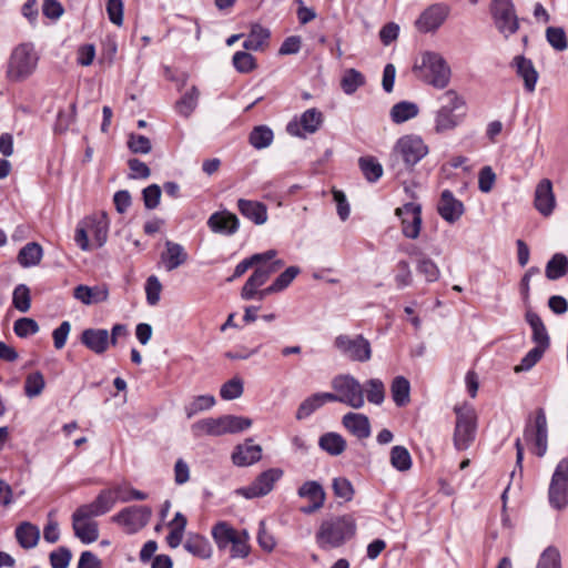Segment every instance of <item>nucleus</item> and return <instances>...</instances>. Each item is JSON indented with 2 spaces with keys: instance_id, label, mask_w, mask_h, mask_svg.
I'll list each match as a JSON object with an SVG mask.
<instances>
[{
  "instance_id": "obj_60",
  "label": "nucleus",
  "mask_w": 568,
  "mask_h": 568,
  "mask_svg": "<svg viewBox=\"0 0 568 568\" xmlns=\"http://www.w3.org/2000/svg\"><path fill=\"white\" fill-rule=\"evenodd\" d=\"M128 148L134 154H148L152 150L150 139L135 133L129 134Z\"/></svg>"
},
{
  "instance_id": "obj_29",
  "label": "nucleus",
  "mask_w": 568,
  "mask_h": 568,
  "mask_svg": "<svg viewBox=\"0 0 568 568\" xmlns=\"http://www.w3.org/2000/svg\"><path fill=\"white\" fill-rule=\"evenodd\" d=\"M237 209L243 216L257 225H262L267 221V207L262 202L240 199Z\"/></svg>"
},
{
  "instance_id": "obj_56",
  "label": "nucleus",
  "mask_w": 568,
  "mask_h": 568,
  "mask_svg": "<svg viewBox=\"0 0 568 568\" xmlns=\"http://www.w3.org/2000/svg\"><path fill=\"white\" fill-rule=\"evenodd\" d=\"M546 39L557 51H564L568 48L566 32L560 27H548L546 30Z\"/></svg>"
},
{
  "instance_id": "obj_27",
  "label": "nucleus",
  "mask_w": 568,
  "mask_h": 568,
  "mask_svg": "<svg viewBox=\"0 0 568 568\" xmlns=\"http://www.w3.org/2000/svg\"><path fill=\"white\" fill-rule=\"evenodd\" d=\"M343 426L358 439L368 438L371 435V423L366 415L359 413H347L342 418Z\"/></svg>"
},
{
  "instance_id": "obj_10",
  "label": "nucleus",
  "mask_w": 568,
  "mask_h": 568,
  "mask_svg": "<svg viewBox=\"0 0 568 568\" xmlns=\"http://www.w3.org/2000/svg\"><path fill=\"white\" fill-rule=\"evenodd\" d=\"M524 436L526 440L534 442L536 446V455L544 457L548 448V427L547 418L544 408H538L535 413V418H528Z\"/></svg>"
},
{
  "instance_id": "obj_25",
  "label": "nucleus",
  "mask_w": 568,
  "mask_h": 568,
  "mask_svg": "<svg viewBox=\"0 0 568 568\" xmlns=\"http://www.w3.org/2000/svg\"><path fill=\"white\" fill-rule=\"evenodd\" d=\"M80 341L88 349L100 355L109 347V332L104 328H87L82 332Z\"/></svg>"
},
{
  "instance_id": "obj_8",
  "label": "nucleus",
  "mask_w": 568,
  "mask_h": 568,
  "mask_svg": "<svg viewBox=\"0 0 568 568\" xmlns=\"http://www.w3.org/2000/svg\"><path fill=\"white\" fill-rule=\"evenodd\" d=\"M333 346L352 362L366 363L373 355L371 342L362 334H339L334 338Z\"/></svg>"
},
{
  "instance_id": "obj_22",
  "label": "nucleus",
  "mask_w": 568,
  "mask_h": 568,
  "mask_svg": "<svg viewBox=\"0 0 568 568\" xmlns=\"http://www.w3.org/2000/svg\"><path fill=\"white\" fill-rule=\"evenodd\" d=\"M164 245L165 250L161 253L160 258L168 272L186 263L189 254L181 244L168 240Z\"/></svg>"
},
{
  "instance_id": "obj_30",
  "label": "nucleus",
  "mask_w": 568,
  "mask_h": 568,
  "mask_svg": "<svg viewBox=\"0 0 568 568\" xmlns=\"http://www.w3.org/2000/svg\"><path fill=\"white\" fill-rule=\"evenodd\" d=\"M73 295L83 304L91 305L105 302L109 297V290L105 285L90 287L81 284L74 288Z\"/></svg>"
},
{
  "instance_id": "obj_2",
  "label": "nucleus",
  "mask_w": 568,
  "mask_h": 568,
  "mask_svg": "<svg viewBox=\"0 0 568 568\" xmlns=\"http://www.w3.org/2000/svg\"><path fill=\"white\" fill-rule=\"evenodd\" d=\"M428 148L417 135H404L397 140L389 155V162L397 174L412 170L426 154Z\"/></svg>"
},
{
  "instance_id": "obj_16",
  "label": "nucleus",
  "mask_w": 568,
  "mask_h": 568,
  "mask_svg": "<svg viewBox=\"0 0 568 568\" xmlns=\"http://www.w3.org/2000/svg\"><path fill=\"white\" fill-rule=\"evenodd\" d=\"M116 503L115 493L111 489H103L90 504L78 507L72 515L85 519H93L109 513Z\"/></svg>"
},
{
  "instance_id": "obj_53",
  "label": "nucleus",
  "mask_w": 568,
  "mask_h": 568,
  "mask_svg": "<svg viewBox=\"0 0 568 568\" xmlns=\"http://www.w3.org/2000/svg\"><path fill=\"white\" fill-rule=\"evenodd\" d=\"M90 231L98 247H102L108 240L109 222L103 214L99 220L92 221Z\"/></svg>"
},
{
  "instance_id": "obj_32",
  "label": "nucleus",
  "mask_w": 568,
  "mask_h": 568,
  "mask_svg": "<svg viewBox=\"0 0 568 568\" xmlns=\"http://www.w3.org/2000/svg\"><path fill=\"white\" fill-rule=\"evenodd\" d=\"M326 396H329V393H316L305 398L297 408L296 418L305 419L324 404L331 403L332 400H328Z\"/></svg>"
},
{
  "instance_id": "obj_7",
  "label": "nucleus",
  "mask_w": 568,
  "mask_h": 568,
  "mask_svg": "<svg viewBox=\"0 0 568 568\" xmlns=\"http://www.w3.org/2000/svg\"><path fill=\"white\" fill-rule=\"evenodd\" d=\"M38 57L31 43H21L16 47L8 62L7 77L11 81H22L36 70Z\"/></svg>"
},
{
  "instance_id": "obj_36",
  "label": "nucleus",
  "mask_w": 568,
  "mask_h": 568,
  "mask_svg": "<svg viewBox=\"0 0 568 568\" xmlns=\"http://www.w3.org/2000/svg\"><path fill=\"white\" fill-rule=\"evenodd\" d=\"M392 398L396 406L404 407L410 400V384L404 376H396L390 385Z\"/></svg>"
},
{
  "instance_id": "obj_64",
  "label": "nucleus",
  "mask_w": 568,
  "mask_h": 568,
  "mask_svg": "<svg viewBox=\"0 0 568 568\" xmlns=\"http://www.w3.org/2000/svg\"><path fill=\"white\" fill-rule=\"evenodd\" d=\"M71 558V550L67 547H59L57 550H53L49 556L52 568H68Z\"/></svg>"
},
{
  "instance_id": "obj_11",
  "label": "nucleus",
  "mask_w": 568,
  "mask_h": 568,
  "mask_svg": "<svg viewBox=\"0 0 568 568\" xmlns=\"http://www.w3.org/2000/svg\"><path fill=\"white\" fill-rule=\"evenodd\" d=\"M490 10L499 32L506 38L517 32L519 20L511 0H493Z\"/></svg>"
},
{
  "instance_id": "obj_42",
  "label": "nucleus",
  "mask_w": 568,
  "mask_h": 568,
  "mask_svg": "<svg viewBox=\"0 0 568 568\" xmlns=\"http://www.w3.org/2000/svg\"><path fill=\"white\" fill-rule=\"evenodd\" d=\"M239 532L225 521H220L212 528V537L220 549H224L233 541Z\"/></svg>"
},
{
  "instance_id": "obj_61",
  "label": "nucleus",
  "mask_w": 568,
  "mask_h": 568,
  "mask_svg": "<svg viewBox=\"0 0 568 568\" xmlns=\"http://www.w3.org/2000/svg\"><path fill=\"white\" fill-rule=\"evenodd\" d=\"M332 488L334 491V495L337 498H342L345 501H349L353 499L354 496V487L352 483L345 478V477H337L333 479Z\"/></svg>"
},
{
  "instance_id": "obj_5",
  "label": "nucleus",
  "mask_w": 568,
  "mask_h": 568,
  "mask_svg": "<svg viewBox=\"0 0 568 568\" xmlns=\"http://www.w3.org/2000/svg\"><path fill=\"white\" fill-rule=\"evenodd\" d=\"M332 387L335 393H329V396H326L328 400L338 402L355 409L364 406L363 386L354 376L337 375L332 379Z\"/></svg>"
},
{
  "instance_id": "obj_51",
  "label": "nucleus",
  "mask_w": 568,
  "mask_h": 568,
  "mask_svg": "<svg viewBox=\"0 0 568 568\" xmlns=\"http://www.w3.org/2000/svg\"><path fill=\"white\" fill-rule=\"evenodd\" d=\"M45 387L43 374L33 372L26 377L24 393L29 398L39 396Z\"/></svg>"
},
{
  "instance_id": "obj_3",
  "label": "nucleus",
  "mask_w": 568,
  "mask_h": 568,
  "mask_svg": "<svg viewBox=\"0 0 568 568\" xmlns=\"http://www.w3.org/2000/svg\"><path fill=\"white\" fill-rule=\"evenodd\" d=\"M252 426V419L236 415H223L217 418H203L192 425L195 436H222L241 433Z\"/></svg>"
},
{
  "instance_id": "obj_9",
  "label": "nucleus",
  "mask_w": 568,
  "mask_h": 568,
  "mask_svg": "<svg viewBox=\"0 0 568 568\" xmlns=\"http://www.w3.org/2000/svg\"><path fill=\"white\" fill-rule=\"evenodd\" d=\"M548 499L552 508L561 510L568 505V457L559 460L551 476Z\"/></svg>"
},
{
  "instance_id": "obj_38",
  "label": "nucleus",
  "mask_w": 568,
  "mask_h": 568,
  "mask_svg": "<svg viewBox=\"0 0 568 568\" xmlns=\"http://www.w3.org/2000/svg\"><path fill=\"white\" fill-rule=\"evenodd\" d=\"M301 498H306L310 503L325 504L326 493L323 486L316 480L305 481L297 490Z\"/></svg>"
},
{
  "instance_id": "obj_26",
  "label": "nucleus",
  "mask_w": 568,
  "mask_h": 568,
  "mask_svg": "<svg viewBox=\"0 0 568 568\" xmlns=\"http://www.w3.org/2000/svg\"><path fill=\"white\" fill-rule=\"evenodd\" d=\"M72 529L74 536L85 545L92 544L99 538V525L93 519H85L72 515Z\"/></svg>"
},
{
  "instance_id": "obj_54",
  "label": "nucleus",
  "mask_w": 568,
  "mask_h": 568,
  "mask_svg": "<svg viewBox=\"0 0 568 568\" xmlns=\"http://www.w3.org/2000/svg\"><path fill=\"white\" fill-rule=\"evenodd\" d=\"M235 70L240 73H248L256 68L255 58L246 51H237L232 58Z\"/></svg>"
},
{
  "instance_id": "obj_46",
  "label": "nucleus",
  "mask_w": 568,
  "mask_h": 568,
  "mask_svg": "<svg viewBox=\"0 0 568 568\" xmlns=\"http://www.w3.org/2000/svg\"><path fill=\"white\" fill-rule=\"evenodd\" d=\"M273 131L266 125L255 126L248 136L251 145L257 150L265 149L273 142Z\"/></svg>"
},
{
  "instance_id": "obj_21",
  "label": "nucleus",
  "mask_w": 568,
  "mask_h": 568,
  "mask_svg": "<svg viewBox=\"0 0 568 568\" xmlns=\"http://www.w3.org/2000/svg\"><path fill=\"white\" fill-rule=\"evenodd\" d=\"M252 438H247L245 444L235 446L232 453V462L235 466H250L261 460L262 447L260 445H252Z\"/></svg>"
},
{
  "instance_id": "obj_40",
  "label": "nucleus",
  "mask_w": 568,
  "mask_h": 568,
  "mask_svg": "<svg viewBox=\"0 0 568 568\" xmlns=\"http://www.w3.org/2000/svg\"><path fill=\"white\" fill-rule=\"evenodd\" d=\"M200 97L199 89L193 85L189 91H186L180 100L175 103V110L179 114L189 118L192 112L197 106Z\"/></svg>"
},
{
  "instance_id": "obj_4",
  "label": "nucleus",
  "mask_w": 568,
  "mask_h": 568,
  "mask_svg": "<svg viewBox=\"0 0 568 568\" xmlns=\"http://www.w3.org/2000/svg\"><path fill=\"white\" fill-rule=\"evenodd\" d=\"M456 423L454 429V446L457 450H466L473 444L477 430V414L468 404L454 407Z\"/></svg>"
},
{
  "instance_id": "obj_33",
  "label": "nucleus",
  "mask_w": 568,
  "mask_h": 568,
  "mask_svg": "<svg viewBox=\"0 0 568 568\" xmlns=\"http://www.w3.org/2000/svg\"><path fill=\"white\" fill-rule=\"evenodd\" d=\"M42 256V246L37 242H30L19 251L17 260L22 267H32L41 262Z\"/></svg>"
},
{
  "instance_id": "obj_47",
  "label": "nucleus",
  "mask_w": 568,
  "mask_h": 568,
  "mask_svg": "<svg viewBox=\"0 0 568 568\" xmlns=\"http://www.w3.org/2000/svg\"><path fill=\"white\" fill-rule=\"evenodd\" d=\"M454 112L455 111L453 110L440 106V109L437 111L435 119L436 132L452 130L458 125V123L460 122V118Z\"/></svg>"
},
{
  "instance_id": "obj_6",
  "label": "nucleus",
  "mask_w": 568,
  "mask_h": 568,
  "mask_svg": "<svg viewBox=\"0 0 568 568\" xmlns=\"http://www.w3.org/2000/svg\"><path fill=\"white\" fill-rule=\"evenodd\" d=\"M415 70L420 72L425 82L437 89H444L450 80V68L445 59L435 52H425L422 55V63L415 65Z\"/></svg>"
},
{
  "instance_id": "obj_44",
  "label": "nucleus",
  "mask_w": 568,
  "mask_h": 568,
  "mask_svg": "<svg viewBox=\"0 0 568 568\" xmlns=\"http://www.w3.org/2000/svg\"><path fill=\"white\" fill-rule=\"evenodd\" d=\"M359 169L365 179L374 183L383 175V166L373 156H362L358 159Z\"/></svg>"
},
{
  "instance_id": "obj_20",
  "label": "nucleus",
  "mask_w": 568,
  "mask_h": 568,
  "mask_svg": "<svg viewBox=\"0 0 568 568\" xmlns=\"http://www.w3.org/2000/svg\"><path fill=\"white\" fill-rule=\"evenodd\" d=\"M207 226L214 233L232 235L237 232L240 221L237 216L229 211L213 213L207 220Z\"/></svg>"
},
{
  "instance_id": "obj_59",
  "label": "nucleus",
  "mask_w": 568,
  "mask_h": 568,
  "mask_svg": "<svg viewBox=\"0 0 568 568\" xmlns=\"http://www.w3.org/2000/svg\"><path fill=\"white\" fill-rule=\"evenodd\" d=\"M40 327L37 321L30 317H21L13 324V331L17 336L26 338L39 332Z\"/></svg>"
},
{
  "instance_id": "obj_17",
  "label": "nucleus",
  "mask_w": 568,
  "mask_h": 568,
  "mask_svg": "<svg viewBox=\"0 0 568 568\" xmlns=\"http://www.w3.org/2000/svg\"><path fill=\"white\" fill-rule=\"evenodd\" d=\"M395 214L402 220V232L405 237L415 240L418 237L422 227V207L419 204L409 202L397 207Z\"/></svg>"
},
{
  "instance_id": "obj_31",
  "label": "nucleus",
  "mask_w": 568,
  "mask_h": 568,
  "mask_svg": "<svg viewBox=\"0 0 568 568\" xmlns=\"http://www.w3.org/2000/svg\"><path fill=\"white\" fill-rule=\"evenodd\" d=\"M16 538L22 548L31 549L39 542L40 530L36 525L23 521L16 528Z\"/></svg>"
},
{
  "instance_id": "obj_15",
  "label": "nucleus",
  "mask_w": 568,
  "mask_h": 568,
  "mask_svg": "<svg viewBox=\"0 0 568 568\" xmlns=\"http://www.w3.org/2000/svg\"><path fill=\"white\" fill-rule=\"evenodd\" d=\"M450 12L448 4L439 2L427 7L415 21L419 32H435L446 21Z\"/></svg>"
},
{
  "instance_id": "obj_39",
  "label": "nucleus",
  "mask_w": 568,
  "mask_h": 568,
  "mask_svg": "<svg viewBox=\"0 0 568 568\" xmlns=\"http://www.w3.org/2000/svg\"><path fill=\"white\" fill-rule=\"evenodd\" d=\"M270 38L268 29L262 27L261 24H254L251 28L248 36L243 42V47L246 50L258 51L263 48L266 41Z\"/></svg>"
},
{
  "instance_id": "obj_62",
  "label": "nucleus",
  "mask_w": 568,
  "mask_h": 568,
  "mask_svg": "<svg viewBox=\"0 0 568 568\" xmlns=\"http://www.w3.org/2000/svg\"><path fill=\"white\" fill-rule=\"evenodd\" d=\"M417 271L425 276L428 283L436 282L439 278V268L429 257L423 256L417 264Z\"/></svg>"
},
{
  "instance_id": "obj_19",
  "label": "nucleus",
  "mask_w": 568,
  "mask_h": 568,
  "mask_svg": "<svg viewBox=\"0 0 568 568\" xmlns=\"http://www.w3.org/2000/svg\"><path fill=\"white\" fill-rule=\"evenodd\" d=\"M437 211L443 220L453 224L462 217L465 206L462 201L454 196L452 191L444 190L437 204Z\"/></svg>"
},
{
  "instance_id": "obj_63",
  "label": "nucleus",
  "mask_w": 568,
  "mask_h": 568,
  "mask_svg": "<svg viewBox=\"0 0 568 568\" xmlns=\"http://www.w3.org/2000/svg\"><path fill=\"white\" fill-rule=\"evenodd\" d=\"M537 568H561L559 551L555 547L546 548L538 560Z\"/></svg>"
},
{
  "instance_id": "obj_14",
  "label": "nucleus",
  "mask_w": 568,
  "mask_h": 568,
  "mask_svg": "<svg viewBox=\"0 0 568 568\" xmlns=\"http://www.w3.org/2000/svg\"><path fill=\"white\" fill-rule=\"evenodd\" d=\"M152 516L149 506H131L122 509L113 517V521L126 527L128 532H136L145 527Z\"/></svg>"
},
{
  "instance_id": "obj_34",
  "label": "nucleus",
  "mask_w": 568,
  "mask_h": 568,
  "mask_svg": "<svg viewBox=\"0 0 568 568\" xmlns=\"http://www.w3.org/2000/svg\"><path fill=\"white\" fill-rule=\"evenodd\" d=\"M318 446L331 456H339L346 449V440L342 435L329 432L323 434L318 439Z\"/></svg>"
},
{
  "instance_id": "obj_57",
  "label": "nucleus",
  "mask_w": 568,
  "mask_h": 568,
  "mask_svg": "<svg viewBox=\"0 0 568 568\" xmlns=\"http://www.w3.org/2000/svg\"><path fill=\"white\" fill-rule=\"evenodd\" d=\"M547 348L535 346L521 359L520 364L515 367L516 373L527 372L531 369L544 356Z\"/></svg>"
},
{
  "instance_id": "obj_35",
  "label": "nucleus",
  "mask_w": 568,
  "mask_h": 568,
  "mask_svg": "<svg viewBox=\"0 0 568 568\" xmlns=\"http://www.w3.org/2000/svg\"><path fill=\"white\" fill-rule=\"evenodd\" d=\"M183 546L187 552L201 559H209L212 556L210 541L201 535L189 536Z\"/></svg>"
},
{
  "instance_id": "obj_49",
  "label": "nucleus",
  "mask_w": 568,
  "mask_h": 568,
  "mask_svg": "<svg viewBox=\"0 0 568 568\" xmlns=\"http://www.w3.org/2000/svg\"><path fill=\"white\" fill-rule=\"evenodd\" d=\"M244 392L243 381L239 376H234L225 382L220 389V396L224 400H233L242 396Z\"/></svg>"
},
{
  "instance_id": "obj_43",
  "label": "nucleus",
  "mask_w": 568,
  "mask_h": 568,
  "mask_svg": "<svg viewBox=\"0 0 568 568\" xmlns=\"http://www.w3.org/2000/svg\"><path fill=\"white\" fill-rule=\"evenodd\" d=\"M364 84L365 77L362 72L353 68L347 69L341 79V88L347 95L354 94Z\"/></svg>"
},
{
  "instance_id": "obj_12",
  "label": "nucleus",
  "mask_w": 568,
  "mask_h": 568,
  "mask_svg": "<svg viewBox=\"0 0 568 568\" xmlns=\"http://www.w3.org/2000/svg\"><path fill=\"white\" fill-rule=\"evenodd\" d=\"M283 266V260H275L270 264L256 265V268L242 287L241 297L245 301L255 298L257 288L263 286L271 275L280 271Z\"/></svg>"
},
{
  "instance_id": "obj_28",
  "label": "nucleus",
  "mask_w": 568,
  "mask_h": 568,
  "mask_svg": "<svg viewBox=\"0 0 568 568\" xmlns=\"http://www.w3.org/2000/svg\"><path fill=\"white\" fill-rule=\"evenodd\" d=\"M525 320L532 331L531 339L536 346L548 349L550 345V337L540 316L531 308H528L525 314Z\"/></svg>"
},
{
  "instance_id": "obj_58",
  "label": "nucleus",
  "mask_w": 568,
  "mask_h": 568,
  "mask_svg": "<svg viewBox=\"0 0 568 568\" xmlns=\"http://www.w3.org/2000/svg\"><path fill=\"white\" fill-rule=\"evenodd\" d=\"M547 348L535 346L521 359L520 364L515 367L516 373L527 372L531 369L544 356Z\"/></svg>"
},
{
  "instance_id": "obj_45",
  "label": "nucleus",
  "mask_w": 568,
  "mask_h": 568,
  "mask_svg": "<svg viewBox=\"0 0 568 568\" xmlns=\"http://www.w3.org/2000/svg\"><path fill=\"white\" fill-rule=\"evenodd\" d=\"M363 393H366V398L371 404L382 405L385 399V385L378 378H371L365 382Z\"/></svg>"
},
{
  "instance_id": "obj_50",
  "label": "nucleus",
  "mask_w": 568,
  "mask_h": 568,
  "mask_svg": "<svg viewBox=\"0 0 568 568\" xmlns=\"http://www.w3.org/2000/svg\"><path fill=\"white\" fill-rule=\"evenodd\" d=\"M215 405V397L213 395H199L185 406V414L187 418H192L200 412L207 410Z\"/></svg>"
},
{
  "instance_id": "obj_1",
  "label": "nucleus",
  "mask_w": 568,
  "mask_h": 568,
  "mask_svg": "<svg viewBox=\"0 0 568 568\" xmlns=\"http://www.w3.org/2000/svg\"><path fill=\"white\" fill-rule=\"evenodd\" d=\"M356 529L353 515L331 516L322 520L315 534V540L321 549L338 548L355 536Z\"/></svg>"
},
{
  "instance_id": "obj_48",
  "label": "nucleus",
  "mask_w": 568,
  "mask_h": 568,
  "mask_svg": "<svg viewBox=\"0 0 568 568\" xmlns=\"http://www.w3.org/2000/svg\"><path fill=\"white\" fill-rule=\"evenodd\" d=\"M390 464L392 466L399 470L406 471L412 467V457L408 449L404 446H394L390 449Z\"/></svg>"
},
{
  "instance_id": "obj_55",
  "label": "nucleus",
  "mask_w": 568,
  "mask_h": 568,
  "mask_svg": "<svg viewBox=\"0 0 568 568\" xmlns=\"http://www.w3.org/2000/svg\"><path fill=\"white\" fill-rule=\"evenodd\" d=\"M248 539L250 536L246 530H243L233 539V541L231 542L232 558H246L250 555L251 546L248 544Z\"/></svg>"
},
{
  "instance_id": "obj_52",
  "label": "nucleus",
  "mask_w": 568,
  "mask_h": 568,
  "mask_svg": "<svg viewBox=\"0 0 568 568\" xmlns=\"http://www.w3.org/2000/svg\"><path fill=\"white\" fill-rule=\"evenodd\" d=\"M12 304L13 306L22 312L26 313L31 307V296H30V290L24 284H19L16 286L13 294H12Z\"/></svg>"
},
{
  "instance_id": "obj_23",
  "label": "nucleus",
  "mask_w": 568,
  "mask_h": 568,
  "mask_svg": "<svg viewBox=\"0 0 568 568\" xmlns=\"http://www.w3.org/2000/svg\"><path fill=\"white\" fill-rule=\"evenodd\" d=\"M511 67L516 70L517 75L524 80L525 90L534 92L538 80V72L532 61L524 55H516L511 61Z\"/></svg>"
},
{
  "instance_id": "obj_13",
  "label": "nucleus",
  "mask_w": 568,
  "mask_h": 568,
  "mask_svg": "<svg viewBox=\"0 0 568 568\" xmlns=\"http://www.w3.org/2000/svg\"><path fill=\"white\" fill-rule=\"evenodd\" d=\"M282 476V469L270 468L261 473L251 485L239 488L236 494L246 499L266 496L273 490L275 483L280 480Z\"/></svg>"
},
{
  "instance_id": "obj_18",
  "label": "nucleus",
  "mask_w": 568,
  "mask_h": 568,
  "mask_svg": "<svg viewBox=\"0 0 568 568\" xmlns=\"http://www.w3.org/2000/svg\"><path fill=\"white\" fill-rule=\"evenodd\" d=\"M535 209L544 216H550L556 206V197L552 183L549 179H542L536 186L534 196Z\"/></svg>"
},
{
  "instance_id": "obj_24",
  "label": "nucleus",
  "mask_w": 568,
  "mask_h": 568,
  "mask_svg": "<svg viewBox=\"0 0 568 568\" xmlns=\"http://www.w3.org/2000/svg\"><path fill=\"white\" fill-rule=\"evenodd\" d=\"M323 122V114L315 108L306 110L301 115L300 123L292 121L287 124L286 130L291 135L300 136V126H302L306 132L314 133L318 130Z\"/></svg>"
},
{
  "instance_id": "obj_37",
  "label": "nucleus",
  "mask_w": 568,
  "mask_h": 568,
  "mask_svg": "<svg viewBox=\"0 0 568 568\" xmlns=\"http://www.w3.org/2000/svg\"><path fill=\"white\" fill-rule=\"evenodd\" d=\"M419 112L418 105L409 101H400L390 109V119L394 123L400 124L415 116Z\"/></svg>"
},
{
  "instance_id": "obj_41",
  "label": "nucleus",
  "mask_w": 568,
  "mask_h": 568,
  "mask_svg": "<svg viewBox=\"0 0 568 568\" xmlns=\"http://www.w3.org/2000/svg\"><path fill=\"white\" fill-rule=\"evenodd\" d=\"M568 273V258L562 253H556L546 265L547 278L555 281Z\"/></svg>"
}]
</instances>
